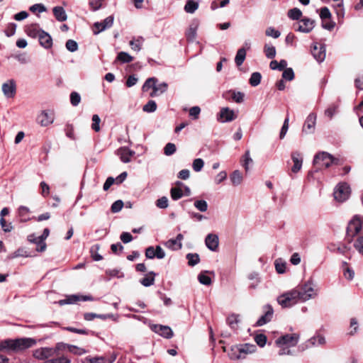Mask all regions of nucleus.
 <instances>
[{"label": "nucleus", "mask_w": 363, "mask_h": 363, "mask_svg": "<svg viewBox=\"0 0 363 363\" xmlns=\"http://www.w3.org/2000/svg\"><path fill=\"white\" fill-rule=\"evenodd\" d=\"M264 52L268 59H273L276 56V48L272 45L265 44L264 46Z\"/></svg>", "instance_id": "c9c22d12"}, {"label": "nucleus", "mask_w": 363, "mask_h": 363, "mask_svg": "<svg viewBox=\"0 0 363 363\" xmlns=\"http://www.w3.org/2000/svg\"><path fill=\"white\" fill-rule=\"evenodd\" d=\"M239 322H240V320H239L238 315L232 314V315H229L227 318L228 324L232 329H234V330L238 328V325Z\"/></svg>", "instance_id": "58836bf2"}, {"label": "nucleus", "mask_w": 363, "mask_h": 363, "mask_svg": "<svg viewBox=\"0 0 363 363\" xmlns=\"http://www.w3.org/2000/svg\"><path fill=\"white\" fill-rule=\"evenodd\" d=\"M298 294V289L296 288L293 289L279 296L277 298V302L283 308L291 307L298 301H301Z\"/></svg>", "instance_id": "f257e3e1"}, {"label": "nucleus", "mask_w": 363, "mask_h": 363, "mask_svg": "<svg viewBox=\"0 0 363 363\" xmlns=\"http://www.w3.org/2000/svg\"><path fill=\"white\" fill-rule=\"evenodd\" d=\"M274 314V310L272 307L269 305H267L264 306V314L262 315L259 320L257 321L256 325L257 326H262L267 323H269Z\"/></svg>", "instance_id": "dca6fc26"}, {"label": "nucleus", "mask_w": 363, "mask_h": 363, "mask_svg": "<svg viewBox=\"0 0 363 363\" xmlns=\"http://www.w3.org/2000/svg\"><path fill=\"white\" fill-rule=\"evenodd\" d=\"M135 152L130 150L127 147H119L117 150V155L120 157V159H130V157L133 156Z\"/></svg>", "instance_id": "bb28decb"}, {"label": "nucleus", "mask_w": 363, "mask_h": 363, "mask_svg": "<svg viewBox=\"0 0 363 363\" xmlns=\"http://www.w3.org/2000/svg\"><path fill=\"white\" fill-rule=\"evenodd\" d=\"M171 198L174 200H179L183 196V191L179 187H172L170 190Z\"/></svg>", "instance_id": "79ce46f5"}, {"label": "nucleus", "mask_w": 363, "mask_h": 363, "mask_svg": "<svg viewBox=\"0 0 363 363\" xmlns=\"http://www.w3.org/2000/svg\"><path fill=\"white\" fill-rule=\"evenodd\" d=\"M299 335L296 333L286 334L276 340L275 342L278 346L287 345L294 347L298 342Z\"/></svg>", "instance_id": "0eeeda50"}, {"label": "nucleus", "mask_w": 363, "mask_h": 363, "mask_svg": "<svg viewBox=\"0 0 363 363\" xmlns=\"http://www.w3.org/2000/svg\"><path fill=\"white\" fill-rule=\"evenodd\" d=\"M302 15V11L298 8L289 9L287 13V16L291 20H301Z\"/></svg>", "instance_id": "72a5a7b5"}, {"label": "nucleus", "mask_w": 363, "mask_h": 363, "mask_svg": "<svg viewBox=\"0 0 363 363\" xmlns=\"http://www.w3.org/2000/svg\"><path fill=\"white\" fill-rule=\"evenodd\" d=\"M153 330L162 337L169 339L173 337V331L170 327L162 325H155Z\"/></svg>", "instance_id": "6ab92c4d"}, {"label": "nucleus", "mask_w": 363, "mask_h": 363, "mask_svg": "<svg viewBox=\"0 0 363 363\" xmlns=\"http://www.w3.org/2000/svg\"><path fill=\"white\" fill-rule=\"evenodd\" d=\"M113 23V16H109L106 19H104L102 22H96L94 24L95 30H94V33L95 35L99 34L100 32L104 30L107 28L111 27Z\"/></svg>", "instance_id": "2eb2a0df"}, {"label": "nucleus", "mask_w": 363, "mask_h": 363, "mask_svg": "<svg viewBox=\"0 0 363 363\" xmlns=\"http://www.w3.org/2000/svg\"><path fill=\"white\" fill-rule=\"evenodd\" d=\"M205 244L210 250L216 251L219 245L218 236L213 233L208 234L205 239Z\"/></svg>", "instance_id": "f3484780"}, {"label": "nucleus", "mask_w": 363, "mask_h": 363, "mask_svg": "<svg viewBox=\"0 0 363 363\" xmlns=\"http://www.w3.org/2000/svg\"><path fill=\"white\" fill-rule=\"evenodd\" d=\"M222 97L226 101L240 104L244 101L245 94L235 89H230L224 91Z\"/></svg>", "instance_id": "1a4fd4ad"}, {"label": "nucleus", "mask_w": 363, "mask_h": 363, "mask_svg": "<svg viewBox=\"0 0 363 363\" xmlns=\"http://www.w3.org/2000/svg\"><path fill=\"white\" fill-rule=\"evenodd\" d=\"M116 60L121 63H128L133 61V57L125 52H120L118 53Z\"/></svg>", "instance_id": "e433bc0d"}, {"label": "nucleus", "mask_w": 363, "mask_h": 363, "mask_svg": "<svg viewBox=\"0 0 363 363\" xmlns=\"http://www.w3.org/2000/svg\"><path fill=\"white\" fill-rule=\"evenodd\" d=\"M156 206L159 208L164 209L169 206L168 199L166 196H162L157 200Z\"/></svg>", "instance_id": "680f3d73"}, {"label": "nucleus", "mask_w": 363, "mask_h": 363, "mask_svg": "<svg viewBox=\"0 0 363 363\" xmlns=\"http://www.w3.org/2000/svg\"><path fill=\"white\" fill-rule=\"evenodd\" d=\"M199 0H186L184 9L188 13H194L199 9Z\"/></svg>", "instance_id": "393cba45"}, {"label": "nucleus", "mask_w": 363, "mask_h": 363, "mask_svg": "<svg viewBox=\"0 0 363 363\" xmlns=\"http://www.w3.org/2000/svg\"><path fill=\"white\" fill-rule=\"evenodd\" d=\"M29 9L33 13H35L36 11H38L39 13H43V12L46 11V10H47L46 7L43 4H33L30 7Z\"/></svg>", "instance_id": "338daca9"}, {"label": "nucleus", "mask_w": 363, "mask_h": 363, "mask_svg": "<svg viewBox=\"0 0 363 363\" xmlns=\"http://www.w3.org/2000/svg\"><path fill=\"white\" fill-rule=\"evenodd\" d=\"M248 279L250 280V288L255 289L259 283V274L253 272L249 274Z\"/></svg>", "instance_id": "a19ab883"}, {"label": "nucleus", "mask_w": 363, "mask_h": 363, "mask_svg": "<svg viewBox=\"0 0 363 363\" xmlns=\"http://www.w3.org/2000/svg\"><path fill=\"white\" fill-rule=\"evenodd\" d=\"M334 198L339 202L346 201L350 195V188L346 183H340L335 189Z\"/></svg>", "instance_id": "39448f33"}, {"label": "nucleus", "mask_w": 363, "mask_h": 363, "mask_svg": "<svg viewBox=\"0 0 363 363\" xmlns=\"http://www.w3.org/2000/svg\"><path fill=\"white\" fill-rule=\"evenodd\" d=\"M55 350L52 347H41L33 352V356L38 359H46L54 356Z\"/></svg>", "instance_id": "4468645a"}, {"label": "nucleus", "mask_w": 363, "mask_h": 363, "mask_svg": "<svg viewBox=\"0 0 363 363\" xmlns=\"http://www.w3.org/2000/svg\"><path fill=\"white\" fill-rule=\"evenodd\" d=\"M301 301L305 302L311 298H314L318 295V289L315 288L313 284L311 281H308L300 287L296 288Z\"/></svg>", "instance_id": "f03ea898"}, {"label": "nucleus", "mask_w": 363, "mask_h": 363, "mask_svg": "<svg viewBox=\"0 0 363 363\" xmlns=\"http://www.w3.org/2000/svg\"><path fill=\"white\" fill-rule=\"evenodd\" d=\"M157 109V104L153 100H150L143 107V111L147 113H152L155 112Z\"/></svg>", "instance_id": "37998d69"}, {"label": "nucleus", "mask_w": 363, "mask_h": 363, "mask_svg": "<svg viewBox=\"0 0 363 363\" xmlns=\"http://www.w3.org/2000/svg\"><path fill=\"white\" fill-rule=\"evenodd\" d=\"M99 246L98 245H94L90 249V253L91 257L95 261H99L102 259V257L98 253Z\"/></svg>", "instance_id": "09e8293b"}, {"label": "nucleus", "mask_w": 363, "mask_h": 363, "mask_svg": "<svg viewBox=\"0 0 363 363\" xmlns=\"http://www.w3.org/2000/svg\"><path fill=\"white\" fill-rule=\"evenodd\" d=\"M255 341L259 346L263 347L266 345L267 337L264 334H258L255 337Z\"/></svg>", "instance_id": "69168bd1"}, {"label": "nucleus", "mask_w": 363, "mask_h": 363, "mask_svg": "<svg viewBox=\"0 0 363 363\" xmlns=\"http://www.w3.org/2000/svg\"><path fill=\"white\" fill-rule=\"evenodd\" d=\"M309 343L312 345H323L325 343V339L323 336L318 335L309 340Z\"/></svg>", "instance_id": "de8ad7c7"}, {"label": "nucleus", "mask_w": 363, "mask_h": 363, "mask_svg": "<svg viewBox=\"0 0 363 363\" xmlns=\"http://www.w3.org/2000/svg\"><path fill=\"white\" fill-rule=\"evenodd\" d=\"M362 221L360 218L355 216L352 220L348 223L347 228V239L349 242L352 241L353 238L360 234L362 232Z\"/></svg>", "instance_id": "20e7f679"}, {"label": "nucleus", "mask_w": 363, "mask_h": 363, "mask_svg": "<svg viewBox=\"0 0 363 363\" xmlns=\"http://www.w3.org/2000/svg\"><path fill=\"white\" fill-rule=\"evenodd\" d=\"M14 339H7L0 342V351L13 350L15 351Z\"/></svg>", "instance_id": "c85d7f7f"}, {"label": "nucleus", "mask_w": 363, "mask_h": 363, "mask_svg": "<svg viewBox=\"0 0 363 363\" xmlns=\"http://www.w3.org/2000/svg\"><path fill=\"white\" fill-rule=\"evenodd\" d=\"M194 205L201 212H206L208 209V203L204 200H196Z\"/></svg>", "instance_id": "8fccbe9b"}, {"label": "nucleus", "mask_w": 363, "mask_h": 363, "mask_svg": "<svg viewBox=\"0 0 363 363\" xmlns=\"http://www.w3.org/2000/svg\"><path fill=\"white\" fill-rule=\"evenodd\" d=\"M354 246L359 252L363 255V230L358 235Z\"/></svg>", "instance_id": "a18cd8bd"}, {"label": "nucleus", "mask_w": 363, "mask_h": 363, "mask_svg": "<svg viewBox=\"0 0 363 363\" xmlns=\"http://www.w3.org/2000/svg\"><path fill=\"white\" fill-rule=\"evenodd\" d=\"M16 83L13 79L9 80L8 82L4 83L2 85V91L6 98L13 97L16 94Z\"/></svg>", "instance_id": "a211bd4d"}, {"label": "nucleus", "mask_w": 363, "mask_h": 363, "mask_svg": "<svg viewBox=\"0 0 363 363\" xmlns=\"http://www.w3.org/2000/svg\"><path fill=\"white\" fill-rule=\"evenodd\" d=\"M54 113L50 110H43L37 116V123L43 127L48 126L54 122Z\"/></svg>", "instance_id": "6e6552de"}, {"label": "nucleus", "mask_w": 363, "mask_h": 363, "mask_svg": "<svg viewBox=\"0 0 363 363\" xmlns=\"http://www.w3.org/2000/svg\"><path fill=\"white\" fill-rule=\"evenodd\" d=\"M65 47L67 50L69 52H75L78 49V44L74 40H68L66 42Z\"/></svg>", "instance_id": "13d9d810"}, {"label": "nucleus", "mask_w": 363, "mask_h": 363, "mask_svg": "<svg viewBox=\"0 0 363 363\" xmlns=\"http://www.w3.org/2000/svg\"><path fill=\"white\" fill-rule=\"evenodd\" d=\"M233 352H238V355L233 353H228V356L231 359H240L245 358V355L254 352L256 350V345L251 344H245L232 347Z\"/></svg>", "instance_id": "7ed1b4c3"}, {"label": "nucleus", "mask_w": 363, "mask_h": 363, "mask_svg": "<svg viewBox=\"0 0 363 363\" xmlns=\"http://www.w3.org/2000/svg\"><path fill=\"white\" fill-rule=\"evenodd\" d=\"M313 159H336V158L328 152L319 151L314 155Z\"/></svg>", "instance_id": "6e6d98bb"}, {"label": "nucleus", "mask_w": 363, "mask_h": 363, "mask_svg": "<svg viewBox=\"0 0 363 363\" xmlns=\"http://www.w3.org/2000/svg\"><path fill=\"white\" fill-rule=\"evenodd\" d=\"M283 79L291 81L294 79V72L292 68H286L282 73Z\"/></svg>", "instance_id": "5fc2aeb1"}, {"label": "nucleus", "mask_w": 363, "mask_h": 363, "mask_svg": "<svg viewBox=\"0 0 363 363\" xmlns=\"http://www.w3.org/2000/svg\"><path fill=\"white\" fill-rule=\"evenodd\" d=\"M53 15L55 19L59 22H64L67 19V15L62 6H55L52 9Z\"/></svg>", "instance_id": "5701e85b"}, {"label": "nucleus", "mask_w": 363, "mask_h": 363, "mask_svg": "<svg viewBox=\"0 0 363 363\" xmlns=\"http://www.w3.org/2000/svg\"><path fill=\"white\" fill-rule=\"evenodd\" d=\"M50 233V230L48 228H45L43 234L38 237V240H39V243L40 244V247L37 248V251L43 252L46 248V244L44 242V240H45Z\"/></svg>", "instance_id": "2f4dec72"}, {"label": "nucleus", "mask_w": 363, "mask_h": 363, "mask_svg": "<svg viewBox=\"0 0 363 363\" xmlns=\"http://www.w3.org/2000/svg\"><path fill=\"white\" fill-rule=\"evenodd\" d=\"M186 259H188V264L190 266H194L200 262L199 255L196 253L192 254L189 253L186 255Z\"/></svg>", "instance_id": "c03bdc74"}, {"label": "nucleus", "mask_w": 363, "mask_h": 363, "mask_svg": "<svg viewBox=\"0 0 363 363\" xmlns=\"http://www.w3.org/2000/svg\"><path fill=\"white\" fill-rule=\"evenodd\" d=\"M145 41V39L142 36L133 38L129 43L131 49L134 51L139 52L142 49V45Z\"/></svg>", "instance_id": "a878e982"}, {"label": "nucleus", "mask_w": 363, "mask_h": 363, "mask_svg": "<svg viewBox=\"0 0 363 363\" xmlns=\"http://www.w3.org/2000/svg\"><path fill=\"white\" fill-rule=\"evenodd\" d=\"M316 124V114L311 113L306 118L302 131L306 134L313 133L315 130Z\"/></svg>", "instance_id": "ddd939ff"}, {"label": "nucleus", "mask_w": 363, "mask_h": 363, "mask_svg": "<svg viewBox=\"0 0 363 363\" xmlns=\"http://www.w3.org/2000/svg\"><path fill=\"white\" fill-rule=\"evenodd\" d=\"M41 30H43L40 28V26L38 23H32L27 26L25 28V32L26 34L33 38H35L37 37L39 38Z\"/></svg>", "instance_id": "4be33fe9"}, {"label": "nucleus", "mask_w": 363, "mask_h": 363, "mask_svg": "<svg viewBox=\"0 0 363 363\" xmlns=\"http://www.w3.org/2000/svg\"><path fill=\"white\" fill-rule=\"evenodd\" d=\"M100 122L101 119L99 116L96 114L93 115L91 123L92 130H94L96 132H99L100 130Z\"/></svg>", "instance_id": "4d7b16f0"}, {"label": "nucleus", "mask_w": 363, "mask_h": 363, "mask_svg": "<svg viewBox=\"0 0 363 363\" xmlns=\"http://www.w3.org/2000/svg\"><path fill=\"white\" fill-rule=\"evenodd\" d=\"M16 24L14 23H10L8 26H7V28L5 30L4 33H5V35L7 36V37H11L13 36L15 33H16Z\"/></svg>", "instance_id": "bf43d9fd"}, {"label": "nucleus", "mask_w": 363, "mask_h": 363, "mask_svg": "<svg viewBox=\"0 0 363 363\" xmlns=\"http://www.w3.org/2000/svg\"><path fill=\"white\" fill-rule=\"evenodd\" d=\"M298 26L295 28V31L301 32L303 33H311L315 26V20H313L308 17L304 16L300 20Z\"/></svg>", "instance_id": "9d476101"}, {"label": "nucleus", "mask_w": 363, "mask_h": 363, "mask_svg": "<svg viewBox=\"0 0 363 363\" xmlns=\"http://www.w3.org/2000/svg\"><path fill=\"white\" fill-rule=\"evenodd\" d=\"M199 21H194L186 32V37L188 41L193 42L196 38Z\"/></svg>", "instance_id": "b1692460"}, {"label": "nucleus", "mask_w": 363, "mask_h": 363, "mask_svg": "<svg viewBox=\"0 0 363 363\" xmlns=\"http://www.w3.org/2000/svg\"><path fill=\"white\" fill-rule=\"evenodd\" d=\"M230 179L233 186H238L242 182L243 177L239 170H235L230 175Z\"/></svg>", "instance_id": "cd10ccee"}, {"label": "nucleus", "mask_w": 363, "mask_h": 363, "mask_svg": "<svg viewBox=\"0 0 363 363\" xmlns=\"http://www.w3.org/2000/svg\"><path fill=\"white\" fill-rule=\"evenodd\" d=\"M71 361L69 359H68L66 357H60L58 358H54L51 359L46 360L43 362V363H70Z\"/></svg>", "instance_id": "e2e57ef3"}, {"label": "nucleus", "mask_w": 363, "mask_h": 363, "mask_svg": "<svg viewBox=\"0 0 363 363\" xmlns=\"http://www.w3.org/2000/svg\"><path fill=\"white\" fill-rule=\"evenodd\" d=\"M319 16L322 21L330 20L332 16L329 9L326 6L322 7L320 9Z\"/></svg>", "instance_id": "49530a36"}, {"label": "nucleus", "mask_w": 363, "mask_h": 363, "mask_svg": "<svg viewBox=\"0 0 363 363\" xmlns=\"http://www.w3.org/2000/svg\"><path fill=\"white\" fill-rule=\"evenodd\" d=\"M265 34L267 36H271L274 38H278L280 36L281 33L273 27H269L267 28Z\"/></svg>", "instance_id": "0e129e2a"}, {"label": "nucleus", "mask_w": 363, "mask_h": 363, "mask_svg": "<svg viewBox=\"0 0 363 363\" xmlns=\"http://www.w3.org/2000/svg\"><path fill=\"white\" fill-rule=\"evenodd\" d=\"M15 351L24 350L34 346L36 340L31 337H22L14 339Z\"/></svg>", "instance_id": "9b49d317"}, {"label": "nucleus", "mask_w": 363, "mask_h": 363, "mask_svg": "<svg viewBox=\"0 0 363 363\" xmlns=\"http://www.w3.org/2000/svg\"><path fill=\"white\" fill-rule=\"evenodd\" d=\"M158 80L156 77H150L147 79L142 86V91L143 92L147 91L150 89H153L155 87Z\"/></svg>", "instance_id": "c756f323"}, {"label": "nucleus", "mask_w": 363, "mask_h": 363, "mask_svg": "<svg viewBox=\"0 0 363 363\" xmlns=\"http://www.w3.org/2000/svg\"><path fill=\"white\" fill-rule=\"evenodd\" d=\"M342 272L343 275L347 280H352L354 276V271L349 267L346 262H342Z\"/></svg>", "instance_id": "f704fd0d"}, {"label": "nucleus", "mask_w": 363, "mask_h": 363, "mask_svg": "<svg viewBox=\"0 0 363 363\" xmlns=\"http://www.w3.org/2000/svg\"><path fill=\"white\" fill-rule=\"evenodd\" d=\"M40 45L45 49H50L52 46V38L51 35L41 30V33L38 38Z\"/></svg>", "instance_id": "aec40b11"}, {"label": "nucleus", "mask_w": 363, "mask_h": 363, "mask_svg": "<svg viewBox=\"0 0 363 363\" xmlns=\"http://www.w3.org/2000/svg\"><path fill=\"white\" fill-rule=\"evenodd\" d=\"M82 363H106V359L104 357H86L82 360ZM111 360H108V363H111Z\"/></svg>", "instance_id": "ea45409f"}, {"label": "nucleus", "mask_w": 363, "mask_h": 363, "mask_svg": "<svg viewBox=\"0 0 363 363\" xmlns=\"http://www.w3.org/2000/svg\"><path fill=\"white\" fill-rule=\"evenodd\" d=\"M237 115L228 107L222 108L217 116V120L221 123H228L234 121Z\"/></svg>", "instance_id": "f8f14e48"}, {"label": "nucleus", "mask_w": 363, "mask_h": 363, "mask_svg": "<svg viewBox=\"0 0 363 363\" xmlns=\"http://www.w3.org/2000/svg\"><path fill=\"white\" fill-rule=\"evenodd\" d=\"M176 152V146L174 143H168L164 148V152L167 156H170Z\"/></svg>", "instance_id": "052dcab7"}, {"label": "nucleus", "mask_w": 363, "mask_h": 363, "mask_svg": "<svg viewBox=\"0 0 363 363\" xmlns=\"http://www.w3.org/2000/svg\"><path fill=\"white\" fill-rule=\"evenodd\" d=\"M245 57H246V50H245V48H240L238 50L235 57V62L236 65L240 66L243 63V62L245 59Z\"/></svg>", "instance_id": "473e14b6"}, {"label": "nucleus", "mask_w": 363, "mask_h": 363, "mask_svg": "<svg viewBox=\"0 0 363 363\" xmlns=\"http://www.w3.org/2000/svg\"><path fill=\"white\" fill-rule=\"evenodd\" d=\"M155 273L150 272L147 275L143 278L140 282L144 286H150L154 284Z\"/></svg>", "instance_id": "7c9ffc66"}, {"label": "nucleus", "mask_w": 363, "mask_h": 363, "mask_svg": "<svg viewBox=\"0 0 363 363\" xmlns=\"http://www.w3.org/2000/svg\"><path fill=\"white\" fill-rule=\"evenodd\" d=\"M338 108V106L336 104L330 105L325 111V115L331 119L333 116L337 113Z\"/></svg>", "instance_id": "603ef678"}, {"label": "nucleus", "mask_w": 363, "mask_h": 363, "mask_svg": "<svg viewBox=\"0 0 363 363\" xmlns=\"http://www.w3.org/2000/svg\"><path fill=\"white\" fill-rule=\"evenodd\" d=\"M311 54L318 62H323L326 56L325 45L323 43H313L311 45Z\"/></svg>", "instance_id": "423d86ee"}, {"label": "nucleus", "mask_w": 363, "mask_h": 363, "mask_svg": "<svg viewBox=\"0 0 363 363\" xmlns=\"http://www.w3.org/2000/svg\"><path fill=\"white\" fill-rule=\"evenodd\" d=\"M261 79V74L258 72H255L251 74L250 78L249 79V83L252 86H257L260 84Z\"/></svg>", "instance_id": "4c0bfd02"}, {"label": "nucleus", "mask_w": 363, "mask_h": 363, "mask_svg": "<svg viewBox=\"0 0 363 363\" xmlns=\"http://www.w3.org/2000/svg\"><path fill=\"white\" fill-rule=\"evenodd\" d=\"M289 114H287L286 118L284 119V121L283 125L281 128V130H280V133H279L280 139H283L287 133V130L289 129Z\"/></svg>", "instance_id": "3c124183"}, {"label": "nucleus", "mask_w": 363, "mask_h": 363, "mask_svg": "<svg viewBox=\"0 0 363 363\" xmlns=\"http://www.w3.org/2000/svg\"><path fill=\"white\" fill-rule=\"evenodd\" d=\"M81 101V96L76 91H72L70 94V103L73 106H77Z\"/></svg>", "instance_id": "864d4df0"}, {"label": "nucleus", "mask_w": 363, "mask_h": 363, "mask_svg": "<svg viewBox=\"0 0 363 363\" xmlns=\"http://www.w3.org/2000/svg\"><path fill=\"white\" fill-rule=\"evenodd\" d=\"M61 345L63 346L64 347L67 348L69 352H70L74 354L82 355L83 354L86 353V350L83 348L79 347L73 345L63 344V343H58L57 345L56 350H60Z\"/></svg>", "instance_id": "412c9836"}, {"label": "nucleus", "mask_w": 363, "mask_h": 363, "mask_svg": "<svg viewBox=\"0 0 363 363\" xmlns=\"http://www.w3.org/2000/svg\"><path fill=\"white\" fill-rule=\"evenodd\" d=\"M65 131L67 137L74 140L76 139L74 133V127L72 124H67Z\"/></svg>", "instance_id": "774afa93"}]
</instances>
